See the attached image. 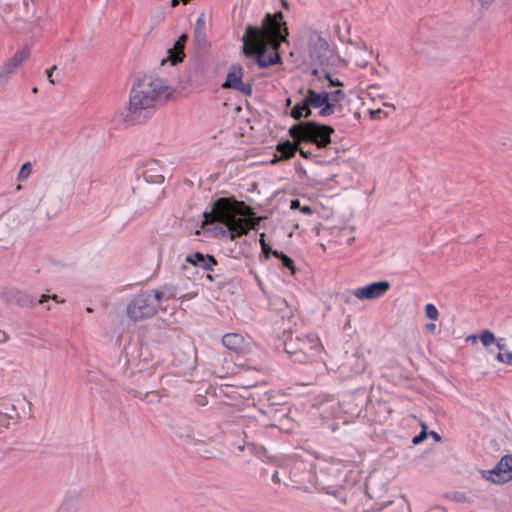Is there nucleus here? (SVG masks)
Returning a JSON list of instances; mask_svg holds the SVG:
<instances>
[{"mask_svg": "<svg viewBox=\"0 0 512 512\" xmlns=\"http://www.w3.org/2000/svg\"><path fill=\"white\" fill-rule=\"evenodd\" d=\"M281 11L267 13L262 27L248 25L242 37L243 54L253 59L259 68L281 63L279 48L288 36V28Z\"/></svg>", "mask_w": 512, "mask_h": 512, "instance_id": "1", "label": "nucleus"}, {"mask_svg": "<svg viewBox=\"0 0 512 512\" xmlns=\"http://www.w3.org/2000/svg\"><path fill=\"white\" fill-rule=\"evenodd\" d=\"M174 91L165 80L144 76L130 91L128 106L122 113L123 122L127 125L145 122L154 114L157 105L168 102Z\"/></svg>", "mask_w": 512, "mask_h": 512, "instance_id": "2", "label": "nucleus"}, {"mask_svg": "<svg viewBox=\"0 0 512 512\" xmlns=\"http://www.w3.org/2000/svg\"><path fill=\"white\" fill-rule=\"evenodd\" d=\"M235 201L227 197H220L212 204L209 212H204V217L211 223H222L225 225L226 230H223V235L229 239L247 235L251 229H255L256 224H251L245 218L236 217L234 215Z\"/></svg>", "mask_w": 512, "mask_h": 512, "instance_id": "3", "label": "nucleus"}, {"mask_svg": "<svg viewBox=\"0 0 512 512\" xmlns=\"http://www.w3.org/2000/svg\"><path fill=\"white\" fill-rule=\"evenodd\" d=\"M297 121L298 123L288 130L289 136L294 141L314 144L317 149H325L331 144V136L335 132L331 125L314 120Z\"/></svg>", "mask_w": 512, "mask_h": 512, "instance_id": "4", "label": "nucleus"}, {"mask_svg": "<svg viewBox=\"0 0 512 512\" xmlns=\"http://www.w3.org/2000/svg\"><path fill=\"white\" fill-rule=\"evenodd\" d=\"M159 307L152 290H141L128 303L126 313L132 321L138 322L152 318Z\"/></svg>", "mask_w": 512, "mask_h": 512, "instance_id": "5", "label": "nucleus"}, {"mask_svg": "<svg viewBox=\"0 0 512 512\" xmlns=\"http://www.w3.org/2000/svg\"><path fill=\"white\" fill-rule=\"evenodd\" d=\"M299 93L303 94V98L288 113L295 120L308 119L312 115V108L319 109L328 102L327 91L317 92L312 88H308L304 92V89L301 88Z\"/></svg>", "mask_w": 512, "mask_h": 512, "instance_id": "6", "label": "nucleus"}, {"mask_svg": "<svg viewBox=\"0 0 512 512\" xmlns=\"http://www.w3.org/2000/svg\"><path fill=\"white\" fill-rule=\"evenodd\" d=\"M309 56L313 63L322 67L329 66L332 51L329 43L317 31H312L308 38Z\"/></svg>", "mask_w": 512, "mask_h": 512, "instance_id": "7", "label": "nucleus"}, {"mask_svg": "<svg viewBox=\"0 0 512 512\" xmlns=\"http://www.w3.org/2000/svg\"><path fill=\"white\" fill-rule=\"evenodd\" d=\"M366 365L367 362L363 355L346 353L342 363L338 366V373L342 378H351L363 373Z\"/></svg>", "mask_w": 512, "mask_h": 512, "instance_id": "8", "label": "nucleus"}, {"mask_svg": "<svg viewBox=\"0 0 512 512\" xmlns=\"http://www.w3.org/2000/svg\"><path fill=\"white\" fill-rule=\"evenodd\" d=\"M419 38L424 44L437 51L445 49L451 42L440 28L430 29L426 24H421L419 28Z\"/></svg>", "mask_w": 512, "mask_h": 512, "instance_id": "9", "label": "nucleus"}, {"mask_svg": "<svg viewBox=\"0 0 512 512\" xmlns=\"http://www.w3.org/2000/svg\"><path fill=\"white\" fill-rule=\"evenodd\" d=\"M242 78L243 68L239 65H232L228 70L226 80L223 83L222 88L233 89L250 97L252 95V84L243 83Z\"/></svg>", "mask_w": 512, "mask_h": 512, "instance_id": "10", "label": "nucleus"}, {"mask_svg": "<svg viewBox=\"0 0 512 512\" xmlns=\"http://www.w3.org/2000/svg\"><path fill=\"white\" fill-rule=\"evenodd\" d=\"M391 284L387 280H381L358 287L353 295L360 300H374L384 296L390 289Z\"/></svg>", "mask_w": 512, "mask_h": 512, "instance_id": "11", "label": "nucleus"}, {"mask_svg": "<svg viewBox=\"0 0 512 512\" xmlns=\"http://www.w3.org/2000/svg\"><path fill=\"white\" fill-rule=\"evenodd\" d=\"M487 473L489 476H486V479L495 484H504L512 480V455L503 456L497 465Z\"/></svg>", "mask_w": 512, "mask_h": 512, "instance_id": "12", "label": "nucleus"}, {"mask_svg": "<svg viewBox=\"0 0 512 512\" xmlns=\"http://www.w3.org/2000/svg\"><path fill=\"white\" fill-rule=\"evenodd\" d=\"M29 55V48L24 47L16 51L11 58L4 62L3 69L0 72V85L7 83L10 76L16 73L17 69L28 59Z\"/></svg>", "mask_w": 512, "mask_h": 512, "instance_id": "13", "label": "nucleus"}, {"mask_svg": "<svg viewBox=\"0 0 512 512\" xmlns=\"http://www.w3.org/2000/svg\"><path fill=\"white\" fill-rule=\"evenodd\" d=\"M222 344L236 354H247L251 351V340L240 333H226L222 337Z\"/></svg>", "mask_w": 512, "mask_h": 512, "instance_id": "14", "label": "nucleus"}, {"mask_svg": "<svg viewBox=\"0 0 512 512\" xmlns=\"http://www.w3.org/2000/svg\"><path fill=\"white\" fill-rule=\"evenodd\" d=\"M5 300L7 305H15L22 308H30L38 303L33 296L19 290L8 292L5 295Z\"/></svg>", "mask_w": 512, "mask_h": 512, "instance_id": "15", "label": "nucleus"}, {"mask_svg": "<svg viewBox=\"0 0 512 512\" xmlns=\"http://www.w3.org/2000/svg\"><path fill=\"white\" fill-rule=\"evenodd\" d=\"M300 143L301 142H296L294 140H285L279 142L276 145L277 154L274 155V158L271 160V163L275 164L279 161L289 160L292 157H294L298 149V144Z\"/></svg>", "mask_w": 512, "mask_h": 512, "instance_id": "16", "label": "nucleus"}, {"mask_svg": "<svg viewBox=\"0 0 512 512\" xmlns=\"http://www.w3.org/2000/svg\"><path fill=\"white\" fill-rule=\"evenodd\" d=\"M186 262L195 267H200L205 271H213V267L218 264L216 258L210 254L195 252L186 257Z\"/></svg>", "mask_w": 512, "mask_h": 512, "instance_id": "17", "label": "nucleus"}, {"mask_svg": "<svg viewBox=\"0 0 512 512\" xmlns=\"http://www.w3.org/2000/svg\"><path fill=\"white\" fill-rule=\"evenodd\" d=\"M321 350L319 339L314 335H307L304 338H299V351L307 353L315 357Z\"/></svg>", "mask_w": 512, "mask_h": 512, "instance_id": "18", "label": "nucleus"}, {"mask_svg": "<svg viewBox=\"0 0 512 512\" xmlns=\"http://www.w3.org/2000/svg\"><path fill=\"white\" fill-rule=\"evenodd\" d=\"M184 47L185 45L176 41L173 47L167 50V58L161 61V65H164L167 61H169L171 65L181 63L185 57Z\"/></svg>", "mask_w": 512, "mask_h": 512, "instance_id": "19", "label": "nucleus"}, {"mask_svg": "<svg viewBox=\"0 0 512 512\" xmlns=\"http://www.w3.org/2000/svg\"><path fill=\"white\" fill-rule=\"evenodd\" d=\"M251 432L250 426H246L243 430L244 444L239 445L238 449L242 451L247 447L252 453L260 455L264 452V447L256 442V439L251 435Z\"/></svg>", "mask_w": 512, "mask_h": 512, "instance_id": "20", "label": "nucleus"}, {"mask_svg": "<svg viewBox=\"0 0 512 512\" xmlns=\"http://www.w3.org/2000/svg\"><path fill=\"white\" fill-rule=\"evenodd\" d=\"M153 291V295L156 298L158 304L160 305V301L162 299H172L177 296V287L173 284H164L161 288L151 289Z\"/></svg>", "mask_w": 512, "mask_h": 512, "instance_id": "21", "label": "nucleus"}, {"mask_svg": "<svg viewBox=\"0 0 512 512\" xmlns=\"http://www.w3.org/2000/svg\"><path fill=\"white\" fill-rule=\"evenodd\" d=\"M269 303H270L269 304L270 308L273 311H276L277 313H279L282 318H285L287 316V314L290 312L288 305H287V301L282 297L275 296L270 299Z\"/></svg>", "mask_w": 512, "mask_h": 512, "instance_id": "22", "label": "nucleus"}, {"mask_svg": "<svg viewBox=\"0 0 512 512\" xmlns=\"http://www.w3.org/2000/svg\"><path fill=\"white\" fill-rule=\"evenodd\" d=\"M78 500L74 496H67L56 512H78Z\"/></svg>", "mask_w": 512, "mask_h": 512, "instance_id": "23", "label": "nucleus"}, {"mask_svg": "<svg viewBox=\"0 0 512 512\" xmlns=\"http://www.w3.org/2000/svg\"><path fill=\"white\" fill-rule=\"evenodd\" d=\"M18 418V413L15 407H12L10 412H1L0 411V429L8 428L11 423H16Z\"/></svg>", "mask_w": 512, "mask_h": 512, "instance_id": "24", "label": "nucleus"}, {"mask_svg": "<svg viewBox=\"0 0 512 512\" xmlns=\"http://www.w3.org/2000/svg\"><path fill=\"white\" fill-rule=\"evenodd\" d=\"M479 340L486 349L494 345V343L496 342V337L490 330L486 329L481 331V333L479 334Z\"/></svg>", "mask_w": 512, "mask_h": 512, "instance_id": "25", "label": "nucleus"}, {"mask_svg": "<svg viewBox=\"0 0 512 512\" xmlns=\"http://www.w3.org/2000/svg\"><path fill=\"white\" fill-rule=\"evenodd\" d=\"M305 466V463L302 461L293 462L290 468V477L295 483L301 482L299 471Z\"/></svg>", "mask_w": 512, "mask_h": 512, "instance_id": "26", "label": "nucleus"}, {"mask_svg": "<svg viewBox=\"0 0 512 512\" xmlns=\"http://www.w3.org/2000/svg\"><path fill=\"white\" fill-rule=\"evenodd\" d=\"M195 36L200 39L205 37V16L201 14L195 24Z\"/></svg>", "mask_w": 512, "mask_h": 512, "instance_id": "27", "label": "nucleus"}, {"mask_svg": "<svg viewBox=\"0 0 512 512\" xmlns=\"http://www.w3.org/2000/svg\"><path fill=\"white\" fill-rule=\"evenodd\" d=\"M299 350V337L295 339H290L289 341L285 342L284 344V351L291 356L296 351Z\"/></svg>", "mask_w": 512, "mask_h": 512, "instance_id": "28", "label": "nucleus"}, {"mask_svg": "<svg viewBox=\"0 0 512 512\" xmlns=\"http://www.w3.org/2000/svg\"><path fill=\"white\" fill-rule=\"evenodd\" d=\"M319 112H318V115L320 117H328V116H331L332 114L335 113V110H336V105L333 104L332 102H327L326 104H324L322 107L319 108Z\"/></svg>", "mask_w": 512, "mask_h": 512, "instance_id": "29", "label": "nucleus"}, {"mask_svg": "<svg viewBox=\"0 0 512 512\" xmlns=\"http://www.w3.org/2000/svg\"><path fill=\"white\" fill-rule=\"evenodd\" d=\"M291 360L293 362H297V363H306L308 361H310L312 358H314L313 356L311 355H307V353L303 352V351H296L294 354H292L290 356Z\"/></svg>", "mask_w": 512, "mask_h": 512, "instance_id": "30", "label": "nucleus"}, {"mask_svg": "<svg viewBox=\"0 0 512 512\" xmlns=\"http://www.w3.org/2000/svg\"><path fill=\"white\" fill-rule=\"evenodd\" d=\"M161 400V395L158 391H147L144 393L142 401H145L149 404L159 403Z\"/></svg>", "mask_w": 512, "mask_h": 512, "instance_id": "31", "label": "nucleus"}, {"mask_svg": "<svg viewBox=\"0 0 512 512\" xmlns=\"http://www.w3.org/2000/svg\"><path fill=\"white\" fill-rule=\"evenodd\" d=\"M495 359L501 363L512 365V352H509L507 350L503 352L498 351L495 354Z\"/></svg>", "mask_w": 512, "mask_h": 512, "instance_id": "32", "label": "nucleus"}, {"mask_svg": "<svg viewBox=\"0 0 512 512\" xmlns=\"http://www.w3.org/2000/svg\"><path fill=\"white\" fill-rule=\"evenodd\" d=\"M425 316L428 319L437 320L438 317H439V312H438L437 307L434 304H432V303L426 304V306H425Z\"/></svg>", "mask_w": 512, "mask_h": 512, "instance_id": "33", "label": "nucleus"}, {"mask_svg": "<svg viewBox=\"0 0 512 512\" xmlns=\"http://www.w3.org/2000/svg\"><path fill=\"white\" fill-rule=\"evenodd\" d=\"M345 93L343 90L338 89L332 92H328V101L332 102L336 105V103L342 101L345 98Z\"/></svg>", "mask_w": 512, "mask_h": 512, "instance_id": "34", "label": "nucleus"}, {"mask_svg": "<svg viewBox=\"0 0 512 512\" xmlns=\"http://www.w3.org/2000/svg\"><path fill=\"white\" fill-rule=\"evenodd\" d=\"M421 426H422L421 432L418 435L414 436L412 439V443L414 445H418V444L422 443L428 436L427 425L424 422H422Z\"/></svg>", "mask_w": 512, "mask_h": 512, "instance_id": "35", "label": "nucleus"}, {"mask_svg": "<svg viewBox=\"0 0 512 512\" xmlns=\"http://www.w3.org/2000/svg\"><path fill=\"white\" fill-rule=\"evenodd\" d=\"M31 171H32V165L30 162H26V163L22 164L20 171L18 173V179L19 180L26 179L31 174Z\"/></svg>", "mask_w": 512, "mask_h": 512, "instance_id": "36", "label": "nucleus"}, {"mask_svg": "<svg viewBox=\"0 0 512 512\" xmlns=\"http://www.w3.org/2000/svg\"><path fill=\"white\" fill-rule=\"evenodd\" d=\"M281 264L283 267L289 269L292 271V273L294 274L295 273V265H294V261L288 256V255H284L281 259Z\"/></svg>", "mask_w": 512, "mask_h": 512, "instance_id": "37", "label": "nucleus"}, {"mask_svg": "<svg viewBox=\"0 0 512 512\" xmlns=\"http://www.w3.org/2000/svg\"><path fill=\"white\" fill-rule=\"evenodd\" d=\"M323 72H324V77L329 81V87H342L343 86V82H341L338 78H332L330 72L325 71V69H323Z\"/></svg>", "mask_w": 512, "mask_h": 512, "instance_id": "38", "label": "nucleus"}, {"mask_svg": "<svg viewBox=\"0 0 512 512\" xmlns=\"http://www.w3.org/2000/svg\"><path fill=\"white\" fill-rule=\"evenodd\" d=\"M332 495L337 497L342 503H344V504L347 503V497H346V493L344 490H342V489L334 490Z\"/></svg>", "mask_w": 512, "mask_h": 512, "instance_id": "39", "label": "nucleus"}, {"mask_svg": "<svg viewBox=\"0 0 512 512\" xmlns=\"http://www.w3.org/2000/svg\"><path fill=\"white\" fill-rule=\"evenodd\" d=\"M49 299H52L56 302H60V300L56 294H53V295L42 294L41 298L38 300V303L42 304V303L48 301ZM61 302H63V301L61 300Z\"/></svg>", "mask_w": 512, "mask_h": 512, "instance_id": "40", "label": "nucleus"}, {"mask_svg": "<svg viewBox=\"0 0 512 512\" xmlns=\"http://www.w3.org/2000/svg\"><path fill=\"white\" fill-rule=\"evenodd\" d=\"M297 151L300 153V155L305 159H312L316 155L313 154L310 150H304L302 147L298 145Z\"/></svg>", "mask_w": 512, "mask_h": 512, "instance_id": "41", "label": "nucleus"}, {"mask_svg": "<svg viewBox=\"0 0 512 512\" xmlns=\"http://www.w3.org/2000/svg\"><path fill=\"white\" fill-rule=\"evenodd\" d=\"M495 348L497 349V352H503L506 350V344L504 343L503 338H496V342L494 343Z\"/></svg>", "mask_w": 512, "mask_h": 512, "instance_id": "42", "label": "nucleus"}, {"mask_svg": "<svg viewBox=\"0 0 512 512\" xmlns=\"http://www.w3.org/2000/svg\"><path fill=\"white\" fill-rule=\"evenodd\" d=\"M129 394H130L132 397H134V398H139V399H141V400H142V398H143V396H144V394H143L142 392H140V391H138V390H136V389H131V390L129 391Z\"/></svg>", "mask_w": 512, "mask_h": 512, "instance_id": "43", "label": "nucleus"}, {"mask_svg": "<svg viewBox=\"0 0 512 512\" xmlns=\"http://www.w3.org/2000/svg\"><path fill=\"white\" fill-rule=\"evenodd\" d=\"M56 69V66H52L50 69L46 70L47 77L50 83L55 84L56 81L52 78V72Z\"/></svg>", "mask_w": 512, "mask_h": 512, "instance_id": "44", "label": "nucleus"}, {"mask_svg": "<svg viewBox=\"0 0 512 512\" xmlns=\"http://www.w3.org/2000/svg\"><path fill=\"white\" fill-rule=\"evenodd\" d=\"M300 211H301L302 213H304V214H308V215L313 213L312 208H311L310 206H308V205L301 206V207H300Z\"/></svg>", "mask_w": 512, "mask_h": 512, "instance_id": "45", "label": "nucleus"}, {"mask_svg": "<svg viewBox=\"0 0 512 512\" xmlns=\"http://www.w3.org/2000/svg\"><path fill=\"white\" fill-rule=\"evenodd\" d=\"M300 201L298 199H293L290 202V208L291 209H300Z\"/></svg>", "mask_w": 512, "mask_h": 512, "instance_id": "46", "label": "nucleus"}, {"mask_svg": "<svg viewBox=\"0 0 512 512\" xmlns=\"http://www.w3.org/2000/svg\"><path fill=\"white\" fill-rule=\"evenodd\" d=\"M370 117L372 119H375V118H378L379 115L382 113V110L381 109H376V110H370Z\"/></svg>", "mask_w": 512, "mask_h": 512, "instance_id": "47", "label": "nucleus"}, {"mask_svg": "<svg viewBox=\"0 0 512 512\" xmlns=\"http://www.w3.org/2000/svg\"><path fill=\"white\" fill-rule=\"evenodd\" d=\"M260 244L262 250H265V248H268V244L265 242V233L260 234Z\"/></svg>", "mask_w": 512, "mask_h": 512, "instance_id": "48", "label": "nucleus"}, {"mask_svg": "<svg viewBox=\"0 0 512 512\" xmlns=\"http://www.w3.org/2000/svg\"><path fill=\"white\" fill-rule=\"evenodd\" d=\"M271 254L279 260L285 255L284 252L278 250L271 251Z\"/></svg>", "mask_w": 512, "mask_h": 512, "instance_id": "49", "label": "nucleus"}, {"mask_svg": "<svg viewBox=\"0 0 512 512\" xmlns=\"http://www.w3.org/2000/svg\"><path fill=\"white\" fill-rule=\"evenodd\" d=\"M477 1L480 3V5L482 7H488L489 5H491L494 2V0H477Z\"/></svg>", "mask_w": 512, "mask_h": 512, "instance_id": "50", "label": "nucleus"}, {"mask_svg": "<svg viewBox=\"0 0 512 512\" xmlns=\"http://www.w3.org/2000/svg\"><path fill=\"white\" fill-rule=\"evenodd\" d=\"M429 435H431L435 441H437V442L441 441V436L437 432L431 431L429 433Z\"/></svg>", "mask_w": 512, "mask_h": 512, "instance_id": "51", "label": "nucleus"}, {"mask_svg": "<svg viewBox=\"0 0 512 512\" xmlns=\"http://www.w3.org/2000/svg\"><path fill=\"white\" fill-rule=\"evenodd\" d=\"M486 351H487L488 354H491L494 357H495V354L497 353V349L495 348V346H491L490 348H486Z\"/></svg>", "mask_w": 512, "mask_h": 512, "instance_id": "52", "label": "nucleus"}, {"mask_svg": "<svg viewBox=\"0 0 512 512\" xmlns=\"http://www.w3.org/2000/svg\"><path fill=\"white\" fill-rule=\"evenodd\" d=\"M188 39V36L186 34H182L179 38H178V42L179 43H182L183 45H185L186 41Z\"/></svg>", "mask_w": 512, "mask_h": 512, "instance_id": "53", "label": "nucleus"}, {"mask_svg": "<svg viewBox=\"0 0 512 512\" xmlns=\"http://www.w3.org/2000/svg\"><path fill=\"white\" fill-rule=\"evenodd\" d=\"M272 481H273L274 483H280V481H281V480H280V477H279V474H278V472H277V471H276V472H274V474L272 475Z\"/></svg>", "mask_w": 512, "mask_h": 512, "instance_id": "54", "label": "nucleus"}, {"mask_svg": "<svg viewBox=\"0 0 512 512\" xmlns=\"http://www.w3.org/2000/svg\"><path fill=\"white\" fill-rule=\"evenodd\" d=\"M180 2H183L184 4L188 3L187 0H171V6L172 7H175L177 6Z\"/></svg>", "mask_w": 512, "mask_h": 512, "instance_id": "55", "label": "nucleus"}, {"mask_svg": "<svg viewBox=\"0 0 512 512\" xmlns=\"http://www.w3.org/2000/svg\"><path fill=\"white\" fill-rule=\"evenodd\" d=\"M204 277H205L206 280H208L210 282H213L214 279H215V276L213 274H211V273L205 274Z\"/></svg>", "mask_w": 512, "mask_h": 512, "instance_id": "56", "label": "nucleus"}, {"mask_svg": "<svg viewBox=\"0 0 512 512\" xmlns=\"http://www.w3.org/2000/svg\"><path fill=\"white\" fill-rule=\"evenodd\" d=\"M426 329L433 333L436 329V326L433 323H429L426 325Z\"/></svg>", "mask_w": 512, "mask_h": 512, "instance_id": "57", "label": "nucleus"}, {"mask_svg": "<svg viewBox=\"0 0 512 512\" xmlns=\"http://www.w3.org/2000/svg\"><path fill=\"white\" fill-rule=\"evenodd\" d=\"M271 251H273L269 246L268 248H265V250H262V252L265 254V257L268 258L271 255Z\"/></svg>", "mask_w": 512, "mask_h": 512, "instance_id": "58", "label": "nucleus"}, {"mask_svg": "<svg viewBox=\"0 0 512 512\" xmlns=\"http://www.w3.org/2000/svg\"><path fill=\"white\" fill-rule=\"evenodd\" d=\"M477 339H479V335H470L467 338V340H471L473 342H475Z\"/></svg>", "mask_w": 512, "mask_h": 512, "instance_id": "59", "label": "nucleus"}, {"mask_svg": "<svg viewBox=\"0 0 512 512\" xmlns=\"http://www.w3.org/2000/svg\"><path fill=\"white\" fill-rule=\"evenodd\" d=\"M281 4L284 9H289V4L286 0H281Z\"/></svg>", "mask_w": 512, "mask_h": 512, "instance_id": "60", "label": "nucleus"}, {"mask_svg": "<svg viewBox=\"0 0 512 512\" xmlns=\"http://www.w3.org/2000/svg\"><path fill=\"white\" fill-rule=\"evenodd\" d=\"M291 104H292V100H291V98H287V99L285 100V107H286V108H288V107H290V106H291Z\"/></svg>", "mask_w": 512, "mask_h": 512, "instance_id": "61", "label": "nucleus"}, {"mask_svg": "<svg viewBox=\"0 0 512 512\" xmlns=\"http://www.w3.org/2000/svg\"><path fill=\"white\" fill-rule=\"evenodd\" d=\"M312 75L318 76L319 75V70L318 69H313L312 70Z\"/></svg>", "mask_w": 512, "mask_h": 512, "instance_id": "62", "label": "nucleus"}, {"mask_svg": "<svg viewBox=\"0 0 512 512\" xmlns=\"http://www.w3.org/2000/svg\"><path fill=\"white\" fill-rule=\"evenodd\" d=\"M344 301H345L346 303H350V297H348V296H347V297H345Z\"/></svg>", "mask_w": 512, "mask_h": 512, "instance_id": "63", "label": "nucleus"}, {"mask_svg": "<svg viewBox=\"0 0 512 512\" xmlns=\"http://www.w3.org/2000/svg\"><path fill=\"white\" fill-rule=\"evenodd\" d=\"M389 505H390L391 509L394 510V503L392 501L389 502Z\"/></svg>", "mask_w": 512, "mask_h": 512, "instance_id": "64", "label": "nucleus"}]
</instances>
